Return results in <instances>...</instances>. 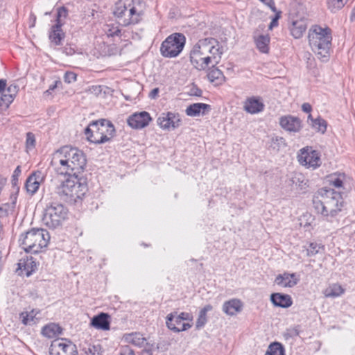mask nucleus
<instances>
[{
  "instance_id": "09e8293b",
  "label": "nucleus",
  "mask_w": 355,
  "mask_h": 355,
  "mask_svg": "<svg viewBox=\"0 0 355 355\" xmlns=\"http://www.w3.org/2000/svg\"><path fill=\"white\" fill-rule=\"evenodd\" d=\"M21 173L20 166H17L12 175V184L13 187L17 186L18 178Z\"/></svg>"
},
{
  "instance_id": "20e7f679",
  "label": "nucleus",
  "mask_w": 355,
  "mask_h": 355,
  "mask_svg": "<svg viewBox=\"0 0 355 355\" xmlns=\"http://www.w3.org/2000/svg\"><path fill=\"white\" fill-rule=\"evenodd\" d=\"M87 191V186L85 180L78 176H69L55 188V193L60 200L74 204L81 200Z\"/></svg>"
},
{
  "instance_id": "9b49d317",
  "label": "nucleus",
  "mask_w": 355,
  "mask_h": 355,
  "mask_svg": "<svg viewBox=\"0 0 355 355\" xmlns=\"http://www.w3.org/2000/svg\"><path fill=\"white\" fill-rule=\"evenodd\" d=\"M300 155H298L299 162L307 167L315 168L320 165V158L316 150L303 148Z\"/></svg>"
},
{
  "instance_id": "e2e57ef3",
  "label": "nucleus",
  "mask_w": 355,
  "mask_h": 355,
  "mask_svg": "<svg viewBox=\"0 0 355 355\" xmlns=\"http://www.w3.org/2000/svg\"><path fill=\"white\" fill-rule=\"evenodd\" d=\"M58 83H61V82L60 80L55 81V84L53 85H51L49 87V89L50 90H53L57 87Z\"/></svg>"
},
{
  "instance_id": "aec40b11",
  "label": "nucleus",
  "mask_w": 355,
  "mask_h": 355,
  "mask_svg": "<svg viewBox=\"0 0 355 355\" xmlns=\"http://www.w3.org/2000/svg\"><path fill=\"white\" fill-rule=\"evenodd\" d=\"M264 109V104L259 97H250L246 99L244 110L252 114L261 112Z\"/></svg>"
},
{
  "instance_id": "c85d7f7f",
  "label": "nucleus",
  "mask_w": 355,
  "mask_h": 355,
  "mask_svg": "<svg viewBox=\"0 0 355 355\" xmlns=\"http://www.w3.org/2000/svg\"><path fill=\"white\" fill-rule=\"evenodd\" d=\"M65 34L62 29V26L55 28V25H53L49 33V40L52 43L55 45H61L62 41L64 38Z\"/></svg>"
},
{
  "instance_id": "b1692460",
  "label": "nucleus",
  "mask_w": 355,
  "mask_h": 355,
  "mask_svg": "<svg viewBox=\"0 0 355 355\" xmlns=\"http://www.w3.org/2000/svg\"><path fill=\"white\" fill-rule=\"evenodd\" d=\"M91 325L98 329L109 330L110 327V315L106 313H101L93 317Z\"/></svg>"
},
{
  "instance_id": "9d476101",
  "label": "nucleus",
  "mask_w": 355,
  "mask_h": 355,
  "mask_svg": "<svg viewBox=\"0 0 355 355\" xmlns=\"http://www.w3.org/2000/svg\"><path fill=\"white\" fill-rule=\"evenodd\" d=\"M49 355H78L76 345L67 338H57L51 342Z\"/></svg>"
},
{
  "instance_id": "79ce46f5",
  "label": "nucleus",
  "mask_w": 355,
  "mask_h": 355,
  "mask_svg": "<svg viewBox=\"0 0 355 355\" xmlns=\"http://www.w3.org/2000/svg\"><path fill=\"white\" fill-rule=\"evenodd\" d=\"M286 143L285 139L282 137H275L272 138L271 146L274 149L279 150L280 148L285 147Z\"/></svg>"
},
{
  "instance_id": "c756f323",
  "label": "nucleus",
  "mask_w": 355,
  "mask_h": 355,
  "mask_svg": "<svg viewBox=\"0 0 355 355\" xmlns=\"http://www.w3.org/2000/svg\"><path fill=\"white\" fill-rule=\"evenodd\" d=\"M62 333V328L57 324L51 323L44 326L42 329V334L45 337L52 338L59 336Z\"/></svg>"
},
{
  "instance_id": "412c9836",
  "label": "nucleus",
  "mask_w": 355,
  "mask_h": 355,
  "mask_svg": "<svg viewBox=\"0 0 355 355\" xmlns=\"http://www.w3.org/2000/svg\"><path fill=\"white\" fill-rule=\"evenodd\" d=\"M141 3L139 0H119L114 7V15H124V12H128L132 7H137Z\"/></svg>"
},
{
  "instance_id": "f704fd0d",
  "label": "nucleus",
  "mask_w": 355,
  "mask_h": 355,
  "mask_svg": "<svg viewBox=\"0 0 355 355\" xmlns=\"http://www.w3.org/2000/svg\"><path fill=\"white\" fill-rule=\"evenodd\" d=\"M308 119H311L312 121L311 125L313 128H315L317 131L321 132L322 133H324L327 130V122L325 120L318 117L315 119L312 118L311 114L308 116Z\"/></svg>"
},
{
  "instance_id": "5fc2aeb1",
  "label": "nucleus",
  "mask_w": 355,
  "mask_h": 355,
  "mask_svg": "<svg viewBox=\"0 0 355 355\" xmlns=\"http://www.w3.org/2000/svg\"><path fill=\"white\" fill-rule=\"evenodd\" d=\"M202 91L197 87H193L189 92L191 96H201Z\"/></svg>"
},
{
  "instance_id": "393cba45",
  "label": "nucleus",
  "mask_w": 355,
  "mask_h": 355,
  "mask_svg": "<svg viewBox=\"0 0 355 355\" xmlns=\"http://www.w3.org/2000/svg\"><path fill=\"white\" fill-rule=\"evenodd\" d=\"M211 110V106L208 104L196 103L190 105L186 109V114L189 116H197L200 114H206Z\"/></svg>"
},
{
  "instance_id": "cd10ccee",
  "label": "nucleus",
  "mask_w": 355,
  "mask_h": 355,
  "mask_svg": "<svg viewBox=\"0 0 355 355\" xmlns=\"http://www.w3.org/2000/svg\"><path fill=\"white\" fill-rule=\"evenodd\" d=\"M216 64H212L207 73L209 80L215 85H221L225 81V76L223 72L215 67Z\"/></svg>"
},
{
  "instance_id": "4468645a",
  "label": "nucleus",
  "mask_w": 355,
  "mask_h": 355,
  "mask_svg": "<svg viewBox=\"0 0 355 355\" xmlns=\"http://www.w3.org/2000/svg\"><path fill=\"white\" fill-rule=\"evenodd\" d=\"M44 174L40 171L32 173L25 182V189L27 193L31 196L34 195L38 191L40 184L44 181Z\"/></svg>"
},
{
  "instance_id": "6e6552de",
  "label": "nucleus",
  "mask_w": 355,
  "mask_h": 355,
  "mask_svg": "<svg viewBox=\"0 0 355 355\" xmlns=\"http://www.w3.org/2000/svg\"><path fill=\"white\" fill-rule=\"evenodd\" d=\"M185 42L186 37L182 33H173L162 43L161 54L165 58H175L182 51Z\"/></svg>"
},
{
  "instance_id": "58836bf2",
  "label": "nucleus",
  "mask_w": 355,
  "mask_h": 355,
  "mask_svg": "<svg viewBox=\"0 0 355 355\" xmlns=\"http://www.w3.org/2000/svg\"><path fill=\"white\" fill-rule=\"evenodd\" d=\"M348 0H327L328 8L335 12L345 6Z\"/></svg>"
},
{
  "instance_id": "052dcab7",
  "label": "nucleus",
  "mask_w": 355,
  "mask_h": 355,
  "mask_svg": "<svg viewBox=\"0 0 355 355\" xmlns=\"http://www.w3.org/2000/svg\"><path fill=\"white\" fill-rule=\"evenodd\" d=\"M290 336H298L300 332L297 328H293L288 330V333Z\"/></svg>"
},
{
  "instance_id": "c9c22d12",
  "label": "nucleus",
  "mask_w": 355,
  "mask_h": 355,
  "mask_svg": "<svg viewBox=\"0 0 355 355\" xmlns=\"http://www.w3.org/2000/svg\"><path fill=\"white\" fill-rule=\"evenodd\" d=\"M343 174H333L328 177V182L330 186L334 187L336 189H340L343 187V180H344Z\"/></svg>"
},
{
  "instance_id": "8fccbe9b",
  "label": "nucleus",
  "mask_w": 355,
  "mask_h": 355,
  "mask_svg": "<svg viewBox=\"0 0 355 355\" xmlns=\"http://www.w3.org/2000/svg\"><path fill=\"white\" fill-rule=\"evenodd\" d=\"M178 317L180 319V320L184 322V321L191 322L193 320V316L191 313L187 312H182L180 313H178Z\"/></svg>"
},
{
  "instance_id": "ddd939ff",
  "label": "nucleus",
  "mask_w": 355,
  "mask_h": 355,
  "mask_svg": "<svg viewBox=\"0 0 355 355\" xmlns=\"http://www.w3.org/2000/svg\"><path fill=\"white\" fill-rule=\"evenodd\" d=\"M152 120L148 112L146 111L135 112L127 120L128 125L134 129H141L146 127Z\"/></svg>"
},
{
  "instance_id": "bb28decb",
  "label": "nucleus",
  "mask_w": 355,
  "mask_h": 355,
  "mask_svg": "<svg viewBox=\"0 0 355 355\" xmlns=\"http://www.w3.org/2000/svg\"><path fill=\"white\" fill-rule=\"evenodd\" d=\"M257 31L254 33V42L257 49L263 53L268 52L270 43V37L268 35H257Z\"/></svg>"
},
{
  "instance_id": "5701e85b",
  "label": "nucleus",
  "mask_w": 355,
  "mask_h": 355,
  "mask_svg": "<svg viewBox=\"0 0 355 355\" xmlns=\"http://www.w3.org/2000/svg\"><path fill=\"white\" fill-rule=\"evenodd\" d=\"M270 301L275 306L288 308L293 304V300L289 295L275 293L270 295Z\"/></svg>"
},
{
  "instance_id": "f8f14e48",
  "label": "nucleus",
  "mask_w": 355,
  "mask_h": 355,
  "mask_svg": "<svg viewBox=\"0 0 355 355\" xmlns=\"http://www.w3.org/2000/svg\"><path fill=\"white\" fill-rule=\"evenodd\" d=\"M142 15V11L137 7H132L129 9L128 12H125L124 15H114L117 19V23L122 26H128L130 24H135L140 21Z\"/></svg>"
},
{
  "instance_id": "0e129e2a",
  "label": "nucleus",
  "mask_w": 355,
  "mask_h": 355,
  "mask_svg": "<svg viewBox=\"0 0 355 355\" xmlns=\"http://www.w3.org/2000/svg\"><path fill=\"white\" fill-rule=\"evenodd\" d=\"M142 355H152L151 350L145 349L142 352Z\"/></svg>"
},
{
  "instance_id": "bf43d9fd",
  "label": "nucleus",
  "mask_w": 355,
  "mask_h": 355,
  "mask_svg": "<svg viewBox=\"0 0 355 355\" xmlns=\"http://www.w3.org/2000/svg\"><path fill=\"white\" fill-rule=\"evenodd\" d=\"M6 80L1 79L0 80V94L3 92H6Z\"/></svg>"
},
{
  "instance_id": "dca6fc26",
  "label": "nucleus",
  "mask_w": 355,
  "mask_h": 355,
  "mask_svg": "<svg viewBox=\"0 0 355 355\" xmlns=\"http://www.w3.org/2000/svg\"><path fill=\"white\" fill-rule=\"evenodd\" d=\"M167 327L176 333L186 331L192 327L189 322H182L178 317V312H173L167 315L166 318Z\"/></svg>"
},
{
  "instance_id": "3c124183",
  "label": "nucleus",
  "mask_w": 355,
  "mask_h": 355,
  "mask_svg": "<svg viewBox=\"0 0 355 355\" xmlns=\"http://www.w3.org/2000/svg\"><path fill=\"white\" fill-rule=\"evenodd\" d=\"M107 33L108 36H118L121 33V30L119 28L118 26H114L109 27V28L107 31Z\"/></svg>"
},
{
  "instance_id": "37998d69",
  "label": "nucleus",
  "mask_w": 355,
  "mask_h": 355,
  "mask_svg": "<svg viewBox=\"0 0 355 355\" xmlns=\"http://www.w3.org/2000/svg\"><path fill=\"white\" fill-rule=\"evenodd\" d=\"M85 354L86 355H101L100 345H91L88 347L84 348Z\"/></svg>"
},
{
  "instance_id": "69168bd1",
  "label": "nucleus",
  "mask_w": 355,
  "mask_h": 355,
  "mask_svg": "<svg viewBox=\"0 0 355 355\" xmlns=\"http://www.w3.org/2000/svg\"><path fill=\"white\" fill-rule=\"evenodd\" d=\"M259 28L263 30V29L265 28V25L264 24H261V25L259 26Z\"/></svg>"
},
{
  "instance_id": "7ed1b4c3",
  "label": "nucleus",
  "mask_w": 355,
  "mask_h": 355,
  "mask_svg": "<svg viewBox=\"0 0 355 355\" xmlns=\"http://www.w3.org/2000/svg\"><path fill=\"white\" fill-rule=\"evenodd\" d=\"M318 193L320 195L321 199H319L318 197L313 198V207L327 220H331L341 211L343 207L344 201L341 191L331 188H322Z\"/></svg>"
},
{
  "instance_id": "f03ea898",
  "label": "nucleus",
  "mask_w": 355,
  "mask_h": 355,
  "mask_svg": "<svg viewBox=\"0 0 355 355\" xmlns=\"http://www.w3.org/2000/svg\"><path fill=\"white\" fill-rule=\"evenodd\" d=\"M222 51L218 42L214 38L200 40L190 51L191 64L197 70H205L210 64H218Z\"/></svg>"
},
{
  "instance_id": "a18cd8bd",
  "label": "nucleus",
  "mask_w": 355,
  "mask_h": 355,
  "mask_svg": "<svg viewBox=\"0 0 355 355\" xmlns=\"http://www.w3.org/2000/svg\"><path fill=\"white\" fill-rule=\"evenodd\" d=\"M19 86L17 84H11L6 88V92H7L8 95L15 98L19 92Z\"/></svg>"
},
{
  "instance_id": "4d7b16f0",
  "label": "nucleus",
  "mask_w": 355,
  "mask_h": 355,
  "mask_svg": "<svg viewBox=\"0 0 355 355\" xmlns=\"http://www.w3.org/2000/svg\"><path fill=\"white\" fill-rule=\"evenodd\" d=\"M302 110L304 112L310 113L312 110V107L309 103H304L302 105Z\"/></svg>"
},
{
  "instance_id": "603ef678",
  "label": "nucleus",
  "mask_w": 355,
  "mask_h": 355,
  "mask_svg": "<svg viewBox=\"0 0 355 355\" xmlns=\"http://www.w3.org/2000/svg\"><path fill=\"white\" fill-rule=\"evenodd\" d=\"M120 355H135V352L129 346L125 345L120 348Z\"/></svg>"
},
{
  "instance_id": "6ab92c4d",
  "label": "nucleus",
  "mask_w": 355,
  "mask_h": 355,
  "mask_svg": "<svg viewBox=\"0 0 355 355\" xmlns=\"http://www.w3.org/2000/svg\"><path fill=\"white\" fill-rule=\"evenodd\" d=\"M37 268V263L32 256H26L21 258L18 263V269L24 272L27 277L31 276Z\"/></svg>"
},
{
  "instance_id": "de8ad7c7",
  "label": "nucleus",
  "mask_w": 355,
  "mask_h": 355,
  "mask_svg": "<svg viewBox=\"0 0 355 355\" xmlns=\"http://www.w3.org/2000/svg\"><path fill=\"white\" fill-rule=\"evenodd\" d=\"M76 74L71 71H67L64 73V80L65 83L70 84L76 80Z\"/></svg>"
},
{
  "instance_id": "13d9d810",
  "label": "nucleus",
  "mask_w": 355,
  "mask_h": 355,
  "mask_svg": "<svg viewBox=\"0 0 355 355\" xmlns=\"http://www.w3.org/2000/svg\"><path fill=\"white\" fill-rule=\"evenodd\" d=\"M63 52L67 55H72L75 53V50L71 46H66L63 49Z\"/></svg>"
},
{
  "instance_id": "49530a36",
  "label": "nucleus",
  "mask_w": 355,
  "mask_h": 355,
  "mask_svg": "<svg viewBox=\"0 0 355 355\" xmlns=\"http://www.w3.org/2000/svg\"><path fill=\"white\" fill-rule=\"evenodd\" d=\"M20 318H21V322L24 324H28L31 321L33 320L34 315L33 312L28 313H21L20 315Z\"/></svg>"
},
{
  "instance_id": "a211bd4d",
  "label": "nucleus",
  "mask_w": 355,
  "mask_h": 355,
  "mask_svg": "<svg viewBox=\"0 0 355 355\" xmlns=\"http://www.w3.org/2000/svg\"><path fill=\"white\" fill-rule=\"evenodd\" d=\"M299 278L295 273L284 272L283 274L278 275L275 279V284L284 288H291L295 286L298 282Z\"/></svg>"
},
{
  "instance_id": "c03bdc74",
  "label": "nucleus",
  "mask_w": 355,
  "mask_h": 355,
  "mask_svg": "<svg viewBox=\"0 0 355 355\" xmlns=\"http://www.w3.org/2000/svg\"><path fill=\"white\" fill-rule=\"evenodd\" d=\"M26 147L28 148H33L35 145V135L32 132L26 133Z\"/></svg>"
},
{
  "instance_id": "2eb2a0df",
  "label": "nucleus",
  "mask_w": 355,
  "mask_h": 355,
  "mask_svg": "<svg viewBox=\"0 0 355 355\" xmlns=\"http://www.w3.org/2000/svg\"><path fill=\"white\" fill-rule=\"evenodd\" d=\"M280 126L286 131L292 133L299 132L302 128V121L292 115L283 116L279 119Z\"/></svg>"
},
{
  "instance_id": "a19ab883",
  "label": "nucleus",
  "mask_w": 355,
  "mask_h": 355,
  "mask_svg": "<svg viewBox=\"0 0 355 355\" xmlns=\"http://www.w3.org/2000/svg\"><path fill=\"white\" fill-rule=\"evenodd\" d=\"M320 249H323V246L317 243H311L306 249V255L312 257L320 252Z\"/></svg>"
},
{
  "instance_id": "864d4df0",
  "label": "nucleus",
  "mask_w": 355,
  "mask_h": 355,
  "mask_svg": "<svg viewBox=\"0 0 355 355\" xmlns=\"http://www.w3.org/2000/svg\"><path fill=\"white\" fill-rule=\"evenodd\" d=\"M281 12L276 13L275 16L272 18L271 22L269 24L268 28L272 30L274 27L278 26V20L280 18Z\"/></svg>"
},
{
  "instance_id": "680f3d73",
  "label": "nucleus",
  "mask_w": 355,
  "mask_h": 355,
  "mask_svg": "<svg viewBox=\"0 0 355 355\" xmlns=\"http://www.w3.org/2000/svg\"><path fill=\"white\" fill-rule=\"evenodd\" d=\"M159 93L158 88H154L149 94V97L151 98H155Z\"/></svg>"
},
{
  "instance_id": "423d86ee",
  "label": "nucleus",
  "mask_w": 355,
  "mask_h": 355,
  "mask_svg": "<svg viewBox=\"0 0 355 355\" xmlns=\"http://www.w3.org/2000/svg\"><path fill=\"white\" fill-rule=\"evenodd\" d=\"M50 240L49 232L42 228H33L21 234L19 241L27 252L38 253L46 248Z\"/></svg>"
},
{
  "instance_id": "4be33fe9",
  "label": "nucleus",
  "mask_w": 355,
  "mask_h": 355,
  "mask_svg": "<svg viewBox=\"0 0 355 355\" xmlns=\"http://www.w3.org/2000/svg\"><path fill=\"white\" fill-rule=\"evenodd\" d=\"M307 21L305 19L293 21L289 26L291 35L295 39L302 37L307 28Z\"/></svg>"
},
{
  "instance_id": "f257e3e1",
  "label": "nucleus",
  "mask_w": 355,
  "mask_h": 355,
  "mask_svg": "<svg viewBox=\"0 0 355 355\" xmlns=\"http://www.w3.org/2000/svg\"><path fill=\"white\" fill-rule=\"evenodd\" d=\"M86 162L85 155L82 150L65 146L54 153L51 164L58 174L79 177Z\"/></svg>"
},
{
  "instance_id": "473e14b6",
  "label": "nucleus",
  "mask_w": 355,
  "mask_h": 355,
  "mask_svg": "<svg viewBox=\"0 0 355 355\" xmlns=\"http://www.w3.org/2000/svg\"><path fill=\"white\" fill-rule=\"evenodd\" d=\"M344 293L341 286L334 284L325 289L324 294L327 297H336Z\"/></svg>"
},
{
  "instance_id": "2f4dec72",
  "label": "nucleus",
  "mask_w": 355,
  "mask_h": 355,
  "mask_svg": "<svg viewBox=\"0 0 355 355\" xmlns=\"http://www.w3.org/2000/svg\"><path fill=\"white\" fill-rule=\"evenodd\" d=\"M213 306L211 304L205 306L199 312L198 318L196 320V327L197 329L202 328L207 323V313L211 311Z\"/></svg>"
},
{
  "instance_id": "72a5a7b5",
  "label": "nucleus",
  "mask_w": 355,
  "mask_h": 355,
  "mask_svg": "<svg viewBox=\"0 0 355 355\" xmlns=\"http://www.w3.org/2000/svg\"><path fill=\"white\" fill-rule=\"evenodd\" d=\"M265 355H285V349L281 343L274 342L268 346Z\"/></svg>"
},
{
  "instance_id": "f3484780",
  "label": "nucleus",
  "mask_w": 355,
  "mask_h": 355,
  "mask_svg": "<svg viewBox=\"0 0 355 355\" xmlns=\"http://www.w3.org/2000/svg\"><path fill=\"white\" fill-rule=\"evenodd\" d=\"M180 123L179 115L172 112L163 113L157 119V124L163 129L175 128Z\"/></svg>"
},
{
  "instance_id": "0eeeda50",
  "label": "nucleus",
  "mask_w": 355,
  "mask_h": 355,
  "mask_svg": "<svg viewBox=\"0 0 355 355\" xmlns=\"http://www.w3.org/2000/svg\"><path fill=\"white\" fill-rule=\"evenodd\" d=\"M308 39L312 50L323 57H327L331 44V30L314 25L309 31Z\"/></svg>"
},
{
  "instance_id": "a878e982",
  "label": "nucleus",
  "mask_w": 355,
  "mask_h": 355,
  "mask_svg": "<svg viewBox=\"0 0 355 355\" xmlns=\"http://www.w3.org/2000/svg\"><path fill=\"white\" fill-rule=\"evenodd\" d=\"M242 302L238 299H232L225 302L223 305V311L227 315H234L242 310Z\"/></svg>"
},
{
  "instance_id": "6e6d98bb",
  "label": "nucleus",
  "mask_w": 355,
  "mask_h": 355,
  "mask_svg": "<svg viewBox=\"0 0 355 355\" xmlns=\"http://www.w3.org/2000/svg\"><path fill=\"white\" fill-rule=\"evenodd\" d=\"M262 3L269 7L273 12H276V8L273 0H260Z\"/></svg>"
},
{
  "instance_id": "7c9ffc66",
  "label": "nucleus",
  "mask_w": 355,
  "mask_h": 355,
  "mask_svg": "<svg viewBox=\"0 0 355 355\" xmlns=\"http://www.w3.org/2000/svg\"><path fill=\"white\" fill-rule=\"evenodd\" d=\"M123 339L126 343L139 347L143 345L146 341V338L141 334L137 332L125 335Z\"/></svg>"
},
{
  "instance_id": "ea45409f",
  "label": "nucleus",
  "mask_w": 355,
  "mask_h": 355,
  "mask_svg": "<svg viewBox=\"0 0 355 355\" xmlns=\"http://www.w3.org/2000/svg\"><path fill=\"white\" fill-rule=\"evenodd\" d=\"M1 96L0 98V107H5L7 109L9 105L13 102L15 98L10 95H8L7 92H3L1 94Z\"/></svg>"
},
{
  "instance_id": "4c0bfd02",
  "label": "nucleus",
  "mask_w": 355,
  "mask_h": 355,
  "mask_svg": "<svg viewBox=\"0 0 355 355\" xmlns=\"http://www.w3.org/2000/svg\"><path fill=\"white\" fill-rule=\"evenodd\" d=\"M292 184L295 185L300 190L305 189L307 184V180L302 174H296L291 180Z\"/></svg>"
},
{
  "instance_id": "39448f33",
  "label": "nucleus",
  "mask_w": 355,
  "mask_h": 355,
  "mask_svg": "<svg viewBox=\"0 0 355 355\" xmlns=\"http://www.w3.org/2000/svg\"><path fill=\"white\" fill-rule=\"evenodd\" d=\"M87 139L96 144L108 142L116 135L113 123L105 119L92 121L85 130Z\"/></svg>"
},
{
  "instance_id": "e433bc0d",
  "label": "nucleus",
  "mask_w": 355,
  "mask_h": 355,
  "mask_svg": "<svg viewBox=\"0 0 355 355\" xmlns=\"http://www.w3.org/2000/svg\"><path fill=\"white\" fill-rule=\"evenodd\" d=\"M67 16L68 10L65 7L62 6L58 9L55 24L56 28L64 25V19L67 17Z\"/></svg>"
},
{
  "instance_id": "1a4fd4ad",
  "label": "nucleus",
  "mask_w": 355,
  "mask_h": 355,
  "mask_svg": "<svg viewBox=\"0 0 355 355\" xmlns=\"http://www.w3.org/2000/svg\"><path fill=\"white\" fill-rule=\"evenodd\" d=\"M67 215V209L63 205L53 203L46 208L42 221L46 226L55 229L61 225Z\"/></svg>"
}]
</instances>
